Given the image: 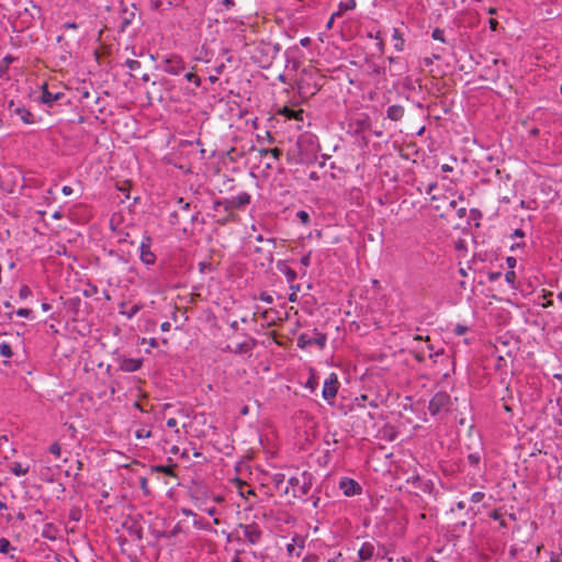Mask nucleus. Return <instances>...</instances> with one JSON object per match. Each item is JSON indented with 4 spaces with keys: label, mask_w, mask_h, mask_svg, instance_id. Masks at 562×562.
Listing matches in <instances>:
<instances>
[{
    "label": "nucleus",
    "mask_w": 562,
    "mask_h": 562,
    "mask_svg": "<svg viewBox=\"0 0 562 562\" xmlns=\"http://www.w3.org/2000/svg\"><path fill=\"white\" fill-rule=\"evenodd\" d=\"M311 485V479L306 472H304L301 474V476H291L288 480V486L285 487L284 493L289 494L291 487L292 496L295 498H301L308 494Z\"/></svg>",
    "instance_id": "obj_1"
},
{
    "label": "nucleus",
    "mask_w": 562,
    "mask_h": 562,
    "mask_svg": "<svg viewBox=\"0 0 562 562\" xmlns=\"http://www.w3.org/2000/svg\"><path fill=\"white\" fill-rule=\"evenodd\" d=\"M452 405V398L447 392H437L429 401L428 411L432 416L447 414Z\"/></svg>",
    "instance_id": "obj_2"
},
{
    "label": "nucleus",
    "mask_w": 562,
    "mask_h": 562,
    "mask_svg": "<svg viewBox=\"0 0 562 562\" xmlns=\"http://www.w3.org/2000/svg\"><path fill=\"white\" fill-rule=\"evenodd\" d=\"M251 202V195L247 192H240L235 196L223 201H215L214 207L223 206L225 211L241 210Z\"/></svg>",
    "instance_id": "obj_3"
},
{
    "label": "nucleus",
    "mask_w": 562,
    "mask_h": 562,
    "mask_svg": "<svg viewBox=\"0 0 562 562\" xmlns=\"http://www.w3.org/2000/svg\"><path fill=\"white\" fill-rule=\"evenodd\" d=\"M160 68L169 75L178 76L186 70V63L181 56L171 54L161 60Z\"/></svg>",
    "instance_id": "obj_4"
},
{
    "label": "nucleus",
    "mask_w": 562,
    "mask_h": 562,
    "mask_svg": "<svg viewBox=\"0 0 562 562\" xmlns=\"http://www.w3.org/2000/svg\"><path fill=\"white\" fill-rule=\"evenodd\" d=\"M7 109L10 113L11 117H19L24 124H34V115L31 111H29L23 104L20 102H15L14 100H10L7 104Z\"/></svg>",
    "instance_id": "obj_5"
},
{
    "label": "nucleus",
    "mask_w": 562,
    "mask_h": 562,
    "mask_svg": "<svg viewBox=\"0 0 562 562\" xmlns=\"http://www.w3.org/2000/svg\"><path fill=\"white\" fill-rule=\"evenodd\" d=\"M151 237L144 236L139 245V259L146 266H154L156 262V255L151 251Z\"/></svg>",
    "instance_id": "obj_6"
},
{
    "label": "nucleus",
    "mask_w": 562,
    "mask_h": 562,
    "mask_svg": "<svg viewBox=\"0 0 562 562\" xmlns=\"http://www.w3.org/2000/svg\"><path fill=\"white\" fill-rule=\"evenodd\" d=\"M239 528L241 529L245 539L250 544L255 546L260 542L262 538V530L257 524H240Z\"/></svg>",
    "instance_id": "obj_7"
},
{
    "label": "nucleus",
    "mask_w": 562,
    "mask_h": 562,
    "mask_svg": "<svg viewBox=\"0 0 562 562\" xmlns=\"http://www.w3.org/2000/svg\"><path fill=\"white\" fill-rule=\"evenodd\" d=\"M327 337L323 333H315V337L311 338L306 334H301L297 337V346L302 349L312 346L317 345L321 349H324L326 346Z\"/></svg>",
    "instance_id": "obj_8"
},
{
    "label": "nucleus",
    "mask_w": 562,
    "mask_h": 562,
    "mask_svg": "<svg viewBox=\"0 0 562 562\" xmlns=\"http://www.w3.org/2000/svg\"><path fill=\"white\" fill-rule=\"evenodd\" d=\"M338 379L335 373L329 374V376L325 380L323 386V397L327 402H331L338 392Z\"/></svg>",
    "instance_id": "obj_9"
},
{
    "label": "nucleus",
    "mask_w": 562,
    "mask_h": 562,
    "mask_svg": "<svg viewBox=\"0 0 562 562\" xmlns=\"http://www.w3.org/2000/svg\"><path fill=\"white\" fill-rule=\"evenodd\" d=\"M339 488L347 497L360 495L362 492L361 485L356 480L350 477H342L339 481Z\"/></svg>",
    "instance_id": "obj_10"
},
{
    "label": "nucleus",
    "mask_w": 562,
    "mask_h": 562,
    "mask_svg": "<svg viewBox=\"0 0 562 562\" xmlns=\"http://www.w3.org/2000/svg\"><path fill=\"white\" fill-rule=\"evenodd\" d=\"M304 547H305V539L300 535H295L292 538L291 542L286 544L288 555L289 557H293V555L300 557Z\"/></svg>",
    "instance_id": "obj_11"
},
{
    "label": "nucleus",
    "mask_w": 562,
    "mask_h": 562,
    "mask_svg": "<svg viewBox=\"0 0 562 562\" xmlns=\"http://www.w3.org/2000/svg\"><path fill=\"white\" fill-rule=\"evenodd\" d=\"M375 547L372 542L366 541L358 551L359 562L369 561L374 557Z\"/></svg>",
    "instance_id": "obj_12"
},
{
    "label": "nucleus",
    "mask_w": 562,
    "mask_h": 562,
    "mask_svg": "<svg viewBox=\"0 0 562 562\" xmlns=\"http://www.w3.org/2000/svg\"><path fill=\"white\" fill-rule=\"evenodd\" d=\"M61 97H64V93L61 92H50L47 88V86L45 85L43 87V90H42V93H41V102L43 104H46L48 106H52L54 104L55 101H58L59 99H61Z\"/></svg>",
    "instance_id": "obj_13"
},
{
    "label": "nucleus",
    "mask_w": 562,
    "mask_h": 562,
    "mask_svg": "<svg viewBox=\"0 0 562 562\" xmlns=\"http://www.w3.org/2000/svg\"><path fill=\"white\" fill-rule=\"evenodd\" d=\"M142 360L136 358H125L120 363V369L124 372H135L142 368Z\"/></svg>",
    "instance_id": "obj_14"
},
{
    "label": "nucleus",
    "mask_w": 562,
    "mask_h": 562,
    "mask_svg": "<svg viewBox=\"0 0 562 562\" xmlns=\"http://www.w3.org/2000/svg\"><path fill=\"white\" fill-rule=\"evenodd\" d=\"M278 270L283 273L286 278V281L291 284L294 283L295 279L297 278L296 271H294L292 268L286 266L284 261H279L277 263Z\"/></svg>",
    "instance_id": "obj_15"
},
{
    "label": "nucleus",
    "mask_w": 562,
    "mask_h": 562,
    "mask_svg": "<svg viewBox=\"0 0 562 562\" xmlns=\"http://www.w3.org/2000/svg\"><path fill=\"white\" fill-rule=\"evenodd\" d=\"M404 108L400 104L390 105L386 110L387 119L392 121H400L404 116Z\"/></svg>",
    "instance_id": "obj_16"
},
{
    "label": "nucleus",
    "mask_w": 562,
    "mask_h": 562,
    "mask_svg": "<svg viewBox=\"0 0 562 562\" xmlns=\"http://www.w3.org/2000/svg\"><path fill=\"white\" fill-rule=\"evenodd\" d=\"M392 41L394 42V49L396 52L401 53L404 50L405 38H404L403 33L397 27L393 29Z\"/></svg>",
    "instance_id": "obj_17"
},
{
    "label": "nucleus",
    "mask_w": 562,
    "mask_h": 562,
    "mask_svg": "<svg viewBox=\"0 0 562 562\" xmlns=\"http://www.w3.org/2000/svg\"><path fill=\"white\" fill-rule=\"evenodd\" d=\"M357 7L356 0H344L338 4V10L334 12V16H341L346 11H352Z\"/></svg>",
    "instance_id": "obj_18"
},
{
    "label": "nucleus",
    "mask_w": 562,
    "mask_h": 562,
    "mask_svg": "<svg viewBox=\"0 0 562 562\" xmlns=\"http://www.w3.org/2000/svg\"><path fill=\"white\" fill-rule=\"evenodd\" d=\"M42 537L48 540H56L57 529L53 524H45L42 530Z\"/></svg>",
    "instance_id": "obj_19"
},
{
    "label": "nucleus",
    "mask_w": 562,
    "mask_h": 562,
    "mask_svg": "<svg viewBox=\"0 0 562 562\" xmlns=\"http://www.w3.org/2000/svg\"><path fill=\"white\" fill-rule=\"evenodd\" d=\"M175 468H176V464H169V465L159 464V465L153 467V470L155 472L164 473L165 475H168V476H176Z\"/></svg>",
    "instance_id": "obj_20"
},
{
    "label": "nucleus",
    "mask_w": 562,
    "mask_h": 562,
    "mask_svg": "<svg viewBox=\"0 0 562 562\" xmlns=\"http://www.w3.org/2000/svg\"><path fill=\"white\" fill-rule=\"evenodd\" d=\"M280 113L282 115H284L285 117H288V119L302 120V117H303V111L302 110L295 111V110H292V109H290L288 106H284L280 111Z\"/></svg>",
    "instance_id": "obj_21"
},
{
    "label": "nucleus",
    "mask_w": 562,
    "mask_h": 562,
    "mask_svg": "<svg viewBox=\"0 0 562 562\" xmlns=\"http://www.w3.org/2000/svg\"><path fill=\"white\" fill-rule=\"evenodd\" d=\"M11 471L14 475L22 476L29 472V467L22 464L21 462H14L12 464Z\"/></svg>",
    "instance_id": "obj_22"
},
{
    "label": "nucleus",
    "mask_w": 562,
    "mask_h": 562,
    "mask_svg": "<svg viewBox=\"0 0 562 562\" xmlns=\"http://www.w3.org/2000/svg\"><path fill=\"white\" fill-rule=\"evenodd\" d=\"M142 308H143L142 304H134L127 311L121 310L120 314L124 315L127 319H132Z\"/></svg>",
    "instance_id": "obj_23"
},
{
    "label": "nucleus",
    "mask_w": 562,
    "mask_h": 562,
    "mask_svg": "<svg viewBox=\"0 0 562 562\" xmlns=\"http://www.w3.org/2000/svg\"><path fill=\"white\" fill-rule=\"evenodd\" d=\"M10 551H15L11 542L7 538L0 539V553L8 554Z\"/></svg>",
    "instance_id": "obj_24"
},
{
    "label": "nucleus",
    "mask_w": 562,
    "mask_h": 562,
    "mask_svg": "<svg viewBox=\"0 0 562 562\" xmlns=\"http://www.w3.org/2000/svg\"><path fill=\"white\" fill-rule=\"evenodd\" d=\"M290 290H291V293L289 295V301L292 303L297 302V293L301 291V285L291 283Z\"/></svg>",
    "instance_id": "obj_25"
},
{
    "label": "nucleus",
    "mask_w": 562,
    "mask_h": 562,
    "mask_svg": "<svg viewBox=\"0 0 562 562\" xmlns=\"http://www.w3.org/2000/svg\"><path fill=\"white\" fill-rule=\"evenodd\" d=\"M0 355L5 358H10L12 356V349L9 342H0Z\"/></svg>",
    "instance_id": "obj_26"
},
{
    "label": "nucleus",
    "mask_w": 562,
    "mask_h": 562,
    "mask_svg": "<svg viewBox=\"0 0 562 562\" xmlns=\"http://www.w3.org/2000/svg\"><path fill=\"white\" fill-rule=\"evenodd\" d=\"M296 217L305 226H307L311 223V216H310L308 212H306L304 210H300L296 213Z\"/></svg>",
    "instance_id": "obj_27"
},
{
    "label": "nucleus",
    "mask_w": 562,
    "mask_h": 562,
    "mask_svg": "<svg viewBox=\"0 0 562 562\" xmlns=\"http://www.w3.org/2000/svg\"><path fill=\"white\" fill-rule=\"evenodd\" d=\"M186 80L193 82L196 88L201 86V79L200 77L194 74L193 71H189L184 75Z\"/></svg>",
    "instance_id": "obj_28"
},
{
    "label": "nucleus",
    "mask_w": 562,
    "mask_h": 562,
    "mask_svg": "<svg viewBox=\"0 0 562 562\" xmlns=\"http://www.w3.org/2000/svg\"><path fill=\"white\" fill-rule=\"evenodd\" d=\"M431 37L435 40V41H439V42H442L445 43L446 40H445V32L443 30L439 29V27H436L432 33H431Z\"/></svg>",
    "instance_id": "obj_29"
},
{
    "label": "nucleus",
    "mask_w": 562,
    "mask_h": 562,
    "mask_svg": "<svg viewBox=\"0 0 562 562\" xmlns=\"http://www.w3.org/2000/svg\"><path fill=\"white\" fill-rule=\"evenodd\" d=\"M125 66L131 70V71H136L140 68V63L138 60H135V59H127L125 61Z\"/></svg>",
    "instance_id": "obj_30"
},
{
    "label": "nucleus",
    "mask_w": 562,
    "mask_h": 562,
    "mask_svg": "<svg viewBox=\"0 0 562 562\" xmlns=\"http://www.w3.org/2000/svg\"><path fill=\"white\" fill-rule=\"evenodd\" d=\"M246 486V483L241 482V481H238V487H239V495L241 497H246V495H254L255 492L251 490V488H248V490H244V487Z\"/></svg>",
    "instance_id": "obj_31"
},
{
    "label": "nucleus",
    "mask_w": 562,
    "mask_h": 562,
    "mask_svg": "<svg viewBox=\"0 0 562 562\" xmlns=\"http://www.w3.org/2000/svg\"><path fill=\"white\" fill-rule=\"evenodd\" d=\"M31 294H32V291L27 285H22L19 290V297L21 300L27 299Z\"/></svg>",
    "instance_id": "obj_32"
},
{
    "label": "nucleus",
    "mask_w": 562,
    "mask_h": 562,
    "mask_svg": "<svg viewBox=\"0 0 562 562\" xmlns=\"http://www.w3.org/2000/svg\"><path fill=\"white\" fill-rule=\"evenodd\" d=\"M135 437L137 439L149 438L151 437V431L145 428H140L135 431Z\"/></svg>",
    "instance_id": "obj_33"
},
{
    "label": "nucleus",
    "mask_w": 562,
    "mask_h": 562,
    "mask_svg": "<svg viewBox=\"0 0 562 562\" xmlns=\"http://www.w3.org/2000/svg\"><path fill=\"white\" fill-rule=\"evenodd\" d=\"M311 257H312V252L308 251L306 252L305 255H303L300 259V262L301 265L306 269L311 266Z\"/></svg>",
    "instance_id": "obj_34"
},
{
    "label": "nucleus",
    "mask_w": 562,
    "mask_h": 562,
    "mask_svg": "<svg viewBox=\"0 0 562 562\" xmlns=\"http://www.w3.org/2000/svg\"><path fill=\"white\" fill-rule=\"evenodd\" d=\"M49 452L52 454H54L56 458H59L60 453H61V448H60L59 443L54 442L53 445H50Z\"/></svg>",
    "instance_id": "obj_35"
},
{
    "label": "nucleus",
    "mask_w": 562,
    "mask_h": 562,
    "mask_svg": "<svg viewBox=\"0 0 562 562\" xmlns=\"http://www.w3.org/2000/svg\"><path fill=\"white\" fill-rule=\"evenodd\" d=\"M505 280L507 283H509L512 286H514L515 284V280H516V273L514 270H509L505 273Z\"/></svg>",
    "instance_id": "obj_36"
},
{
    "label": "nucleus",
    "mask_w": 562,
    "mask_h": 562,
    "mask_svg": "<svg viewBox=\"0 0 562 562\" xmlns=\"http://www.w3.org/2000/svg\"><path fill=\"white\" fill-rule=\"evenodd\" d=\"M15 314L20 317L29 318L32 317L33 312L30 308H19L15 311Z\"/></svg>",
    "instance_id": "obj_37"
},
{
    "label": "nucleus",
    "mask_w": 562,
    "mask_h": 562,
    "mask_svg": "<svg viewBox=\"0 0 562 562\" xmlns=\"http://www.w3.org/2000/svg\"><path fill=\"white\" fill-rule=\"evenodd\" d=\"M413 355H414V358L418 361V362H423L425 360V351L424 349H415L413 351Z\"/></svg>",
    "instance_id": "obj_38"
},
{
    "label": "nucleus",
    "mask_w": 562,
    "mask_h": 562,
    "mask_svg": "<svg viewBox=\"0 0 562 562\" xmlns=\"http://www.w3.org/2000/svg\"><path fill=\"white\" fill-rule=\"evenodd\" d=\"M468 460H469V463H470L471 465H477V464H479V462H480V460H481V458H480V454H479V453H470V454L468 456Z\"/></svg>",
    "instance_id": "obj_39"
},
{
    "label": "nucleus",
    "mask_w": 562,
    "mask_h": 562,
    "mask_svg": "<svg viewBox=\"0 0 562 562\" xmlns=\"http://www.w3.org/2000/svg\"><path fill=\"white\" fill-rule=\"evenodd\" d=\"M453 331L456 335L462 336L468 331V327L465 325L457 324Z\"/></svg>",
    "instance_id": "obj_40"
},
{
    "label": "nucleus",
    "mask_w": 562,
    "mask_h": 562,
    "mask_svg": "<svg viewBox=\"0 0 562 562\" xmlns=\"http://www.w3.org/2000/svg\"><path fill=\"white\" fill-rule=\"evenodd\" d=\"M269 151H270L269 155L271 157H273L274 159H279L282 156V154H283L282 149H280L278 147L270 148Z\"/></svg>",
    "instance_id": "obj_41"
},
{
    "label": "nucleus",
    "mask_w": 562,
    "mask_h": 562,
    "mask_svg": "<svg viewBox=\"0 0 562 562\" xmlns=\"http://www.w3.org/2000/svg\"><path fill=\"white\" fill-rule=\"evenodd\" d=\"M483 498H484V493H482V492H474L471 495V502H473V503H480L483 501Z\"/></svg>",
    "instance_id": "obj_42"
},
{
    "label": "nucleus",
    "mask_w": 562,
    "mask_h": 562,
    "mask_svg": "<svg viewBox=\"0 0 562 562\" xmlns=\"http://www.w3.org/2000/svg\"><path fill=\"white\" fill-rule=\"evenodd\" d=\"M249 350V346L246 342L237 345L236 349L234 350L235 353H243Z\"/></svg>",
    "instance_id": "obj_43"
},
{
    "label": "nucleus",
    "mask_w": 562,
    "mask_h": 562,
    "mask_svg": "<svg viewBox=\"0 0 562 562\" xmlns=\"http://www.w3.org/2000/svg\"><path fill=\"white\" fill-rule=\"evenodd\" d=\"M256 240H257L258 243L267 241V243H269V244H272L273 246L276 245V238H272V237H271V238H267V239H265L262 235H257V236H256Z\"/></svg>",
    "instance_id": "obj_44"
},
{
    "label": "nucleus",
    "mask_w": 562,
    "mask_h": 562,
    "mask_svg": "<svg viewBox=\"0 0 562 562\" xmlns=\"http://www.w3.org/2000/svg\"><path fill=\"white\" fill-rule=\"evenodd\" d=\"M260 301L267 303V304H271L273 302V299L270 294H267V293H261L260 294Z\"/></svg>",
    "instance_id": "obj_45"
},
{
    "label": "nucleus",
    "mask_w": 562,
    "mask_h": 562,
    "mask_svg": "<svg viewBox=\"0 0 562 562\" xmlns=\"http://www.w3.org/2000/svg\"><path fill=\"white\" fill-rule=\"evenodd\" d=\"M506 263L512 270L516 267L517 260L514 257H507Z\"/></svg>",
    "instance_id": "obj_46"
},
{
    "label": "nucleus",
    "mask_w": 562,
    "mask_h": 562,
    "mask_svg": "<svg viewBox=\"0 0 562 562\" xmlns=\"http://www.w3.org/2000/svg\"><path fill=\"white\" fill-rule=\"evenodd\" d=\"M150 3L155 10H158L164 5V0H150Z\"/></svg>",
    "instance_id": "obj_47"
},
{
    "label": "nucleus",
    "mask_w": 562,
    "mask_h": 562,
    "mask_svg": "<svg viewBox=\"0 0 562 562\" xmlns=\"http://www.w3.org/2000/svg\"><path fill=\"white\" fill-rule=\"evenodd\" d=\"M300 44L303 46V47H308L311 44H312V40L311 37L306 36V37H303L300 40Z\"/></svg>",
    "instance_id": "obj_48"
},
{
    "label": "nucleus",
    "mask_w": 562,
    "mask_h": 562,
    "mask_svg": "<svg viewBox=\"0 0 562 562\" xmlns=\"http://www.w3.org/2000/svg\"><path fill=\"white\" fill-rule=\"evenodd\" d=\"M63 29L64 30H76V29H78V24H76L75 22H67L63 25Z\"/></svg>",
    "instance_id": "obj_49"
},
{
    "label": "nucleus",
    "mask_w": 562,
    "mask_h": 562,
    "mask_svg": "<svg viewBox=\"0 0 562 562\" xmlns=\"http://www.w3.org/2000/svg\"><path fill=\"white\" fill-rule=\"evenodd\" d=\"M178 203L181 205V210L183 212H188L190 210V203L183 202V199H179Z\"/></svg>",
    "instance_id": "obj_50"
},
{
    "label": "nucleus",
    "mask_w": 562,
    "mask_h": 562,
    "mask_svg": "<svg viewBox=\"0 0 562 562\" xmlns=\"http://www.w3.org/2000/svg\"><path fill=\"white\" fill-rule=\"evenodd\" d=\"M166 425L169 428H176L178 425V422L176 418H168Z\"/></svg>",
    "instance_id": "obj_51"
},
{
    "label": "nucleus",
    "mask_w": 562,
    "mask_h": 562,
    "mask_svg": "<svg viewBox=\"0 0 562 562\" xmlns=\"http://www.w3.org/2000/svg\"><path fill=\"white\" fill-rule=\"evenodd\" d=\"M491 518L493 520H496V521H499L502 519V514L495 509L492 514H491Z\"/></svg>",
    "instance_id": "obj_52"
},
{
    "label": "nucleus",
    "mask_w": 562,
    "mask_h": 562,
    "mask_svg": "<svg viewBox=\"0 0 562 562\" xmlns=\"http://www.w3.org/2000/svg\"><path fill=\"white\" fill-rule=\"evenodd\" d=\"M337 16H334V13L330 15L329 20L326 23V30H331L334 25V21Z\"/></svg>",
    "instance_id": "obj_53"
},
{
    "label": "nucleus",
    "mask_w": 562,
    "mask_h": 562,
    "mask_svg": "<svg viewBox=\"0 0 562 562\" xmlns=\"http://www.w3.org/2000/svg\"><path fill=\"white\" fill-rule=\"evenodd\" d=\"M170 328H171V324H170V322H164V323H161V325H160V329H161L162 331H169V330H170Z\"/></svg>",
    "instance_id": "obj_54"
},
{
    "label": "nucleus",
    "mask_w": 562,
    "mask_h": 562,
    "mask_svg": "<svg viewBox=\"0 0 562 562\" xmlns=\"http://www.w3.org/2000/svg\"><path fill=\"white\" fill-rule=\"evenodd\" d=\"M284 477H285V476H284V474H281V473L276 474V475H274V482H276V484H277V485H279L280 483H282V482L284 481Z\"/></svg>",
    "instance_id": "obj_55"
},
{
    "label": "nucleus",
    "mask_w": 562,
    "mask_h": 562,
    "mask_svg": "<svg viewBox=\"0 0 562 562\" xmlns=\"http://www.w3.org/2000/svg\"><path fill=\"white\" fill-rule=\"evenodd\" d=\"M223 5H225L226 9H231L235 5L234 0H222Z\"/></svg>",
    "instance_id": "obj_56"
},
{
    "label": "nucleus",
    "mask_w": 562,
    "mask_h": 562,
    "mask_svg": "<svg viewBox=\"0 0 562 562\" xmlns=\"http://www.w3.org/2000/svg\"><path fill=\"white\" fill-rule=\"evenodd\" d=\"M368 36H369L370 38L375 40V41H379L380 38H382V36H381V32H380V31H376L374 34H373L372 32H370V33L368 34Z\"/></svg>",
    "instance_id": "obj_57"
},
{
    "label": "nucleus",
    "mask_w": 562,
    "mask_h": 562,
    "mask_svg": "<svg viewBox=\"0 0 562 562\" xmlns=\"http://www.w3.org/2000/svg\"><path fill=\"white\" fill-rule=\"evenodd\" d=\"M61 192H63L65 195H70V194L74 192V190H72V188H71V187H69V186H64V187H63V189H61Z\"/></svg>",
    "instance_id": "obj_58"
},
{
    "label": "nucleus",
    "mask_w": 562,
    "mask_h": 562,
    "mask_svg": "<svg viewBox=\"0 0 562 562\" xmlns=\"http://www.w3.org/2000/svg\"><path fill=\"white\" fill-rule=\"evenodd\" d=\"M376 46H378V49H379L381 53H383V52H384L385 44H384L383 38H380L379 41H376Z\"/></svg>",
    "instance_id": "obj_59"
},
{
    "label": "nucleus",
    "mask_w": 562,
    "mask_h": 562,
    "mask_svg": "<svg viewBox=\"0 0 562 562\" xmlns=\"http://www.w3.org/2000/svg\"><path fill=\"white\" fill-rule=\"evenodd\" d=\"M549 562H561L560 561V554L551 552L550 561Z\"/></svg>",
    "instance_id": "obj_60"
},
{
    "label": "nucleus",
    "mask_w": 562,
    "mask_h": 562,
    "mask_svg": "<svg viewBox=\"0 0 562 562\" xmlns=\"http://www.w3.org/2000/svg\"><path fill=\"white\" fill-rule=\"evenodd\" d=\"M269 149L270 148H261V149H259L260 157L268 156L270 154Z\"/></svg>",
    "instance_id": "obj_61"
},
{
    "label": "nucleus",
    "mask_w": 562,
    "mask_h": 562,
    "mask_svg": "<svg viewBox=\"0 0 562 562\" xmlns=\"http://www.w3.org/2000/svg\"><path fill=\"white\" fill-rule=\"evenodd\" d=\"M441 171L442 172H451L452 171V167L447 165V164H445V165L441 166Z\"/></svg>",
    "instance_id": "obj_62"
},
{
    "label": "nucleus",
    "mask_w": 562,
    "mask_h": 562,
    "mask_svg": "<svg viewBox=\"0 0 562 562\" xmlns=\"http://www.w3.org/2000/svg\"><path fill=\"white\" fill-rule=\"evenodd\" d=\"M206 513L210 515V516H214L216 513H217V509L216 507L212 506L210 508L206 509Z\"/></svg>",
    "instance_id": "obj_63"
},
{
    "label": "nucleus",
    "mask_w": 562,
    "mask_h": 562,
    "mask_svg": "<svg viewBox=\"0 0 562 562\" xmlns=\"http://www.w3.org/2000/svg\"><path fill=\"white\" fill-rule=\"evenodd\" d=\"M497 25H498V22H497L496 20H494V19H491V20H490V26H491V29H492L493 31H495V30H496Z\"/></svg>",
    "instance_id": "obj_64"
}]
</instances>
